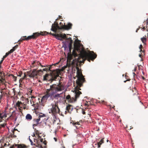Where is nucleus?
Returning a JSON list of instances; mask_svg holds the SVG:
<instances>
[{"mask_svg": "<svg viewBox=\"0 0 148 148\" xmlns=\"http://www.w3.org/2000/svg\"><path fill=\"white\" fill-rule=\"evenodd\" d=\"M15 145L18 148H28L27 146L23 144H18Z\"/></svg>", "mask_w": 148, "mask_h": 148, "instance_id": "nucleus-19", "label": "nucleus"}, {"mask_svg": "<svg viewBox=\"0 0 148 148\" xmlns=\"http://www.w3.org/2000/svg\"><path fill=\"white\" fill-rule=\"evenodd\" d=\"M85 105L86 106H88V104L87 103H86L85 104Z\"/></svg>", "mask_w": 148, "mask_h": 148, "instance_id": "nucleus-58", "label": "nucleus"}, {"mask_svg": "<svg viewBox=\"0 0 148 148\" xmlns=\"http://www.w3.org/2000/svg\"><path fill=\"white\" fill-rule=\"evenodd\" d=\"M29 100L28 99H25V102L23 103V109H27L28 108V106L27 105V104L29 103Z\"/></svg>", "mask_w": 148, "mask_h": 148, "instance_id": "nucleus-16", "label": "nucleus"}, {"mask_svg": "<svg viewBox=\"0 0 148 148\" xmlns=\"http://www.w3.org/2000/svg\"><path fill=\"white\" fill-rule=\"evenodd\" d=\"M127 80H126V81H124V82H126L127 81Z\"/></svg>", "mask_w": 148, "mask_h": 148, "instance_id": "nucleus-64", "label": "nucleus"}, {"mask_svg": "<svg viewBox=\"0 0 148 148\" xmlns=\"http://www.w3.org/2000/svg\"><path fill=\"white\" fill-rule=\"evenodd\" d=\"M69 50L71 49H72V44L71 43H70L69 44Z\"/></svg>", "mask_w": 148, "mask_h": 148, "instance_id": "nucleus-34", "label": "nucleus"}, {"mask_svg": "<svg viewBox=\"0 0 148 148\" xmlns=\"http://www.w3.org/2000/svg\"><path fill=\"white\" fill-rule=\"evenodd\" d=\"M26 119L28 121H30L32 119V116L30 114H27L26 116Z\"/></svg>", "mask_w": 148, "mask_h": 148, "instance_id": "nucleus-21", "label": "nucleus"}, {"mask_svg": "<svg viewBox=\"0 0 148 148\" xmlns=\"http://www.w3.org/2000/svg\"><path fill=\"white\" fill-rule=\"evenodd\" d=\"M77 71V75L76 77L77 78L76 81V83L77 85L80 86H83V83L85 82V80L81 71L80 70L79 67L77 66L76 67Z\"/></svg>", "mask_w": 148, "mask_h": 148, "instance_id": "nucleus-6", "label": "nucleus"}, {"mask_svg": "<svg viewBox=\"0 0 148 148\" xmlns=\"http://www.w3.org/2000/svg\"><path fill=\"white\" fill-rule=\"evenodd\" d=\"M64 89L63 86L60 84L58 85L54 84L50 85L49 89L46 90V94L43 96L41 99L38 98L39 103L41 105L44 106L46 100L49 97H53L55 99H58V98L60 97V95L61 94H55L58 92L62 91Z\"/></svg>", "mask_w": 148, "mask_h": 148, "instance_id": "nucleus-2", "label": "nucleus"}, {"mask_svg": "<svg viewBox=\"0 0 148 148\" xmlns=\"http://www.w3.org/2000/svg\"><path fill=\"white\" fill-rule=\"evenodd\" d=\"M40 121V119L39 118L37 119H34L33 120V128H34V126H36L39 123V122Z\"/></svg>", "mask_w": 148, "mask_h": 148, "instance_id": "nucleus-13", "label": "nucleus"}, {"mask_svg": "<svg viewBox=\"0 0 148 148\" xmlns=\"http://www.w3.org/2000/svg\"><path fill=\"white\" fill-rule=\"evenodd\" d=\"M81 86H80L78 85H77L76 87L75 88V97L74 98L75 99V101L77 100V99L78 98L80 94H82L81 92L79 91V90H81L80 87Z\"/></svg>", "mask_w": 148, "mask_h": 148, "instance_id": "nucleus-10", "label": "nucleus"}, {"mask_svg": "<svg viewBox=\"0 0 148 148\" xmlns=\"http://www.w3.org/2000/svg\"><path fill=\"white\" fill-rule=\"evenodd\" d=\"M139 49H140V52H141V51H143V50H142V49H143V47L142 45H140L139 46Z\"/></svg>", "mask_w": 148, "mask_h": 148, "instance_id": "nucleus-30", "label": "nucleus"}, {"mask_svg": "<svg viewBox=\"0 0 148 148\" xmlns=\"http://www.w3.org/2000/svg\"><path fill=\"white\" fill-rule=\"evenodd\" d=\"M32 91H33L32 90H32H30V91H29V93L30 92L29 94H31V93H32Z\"/></svg>", "mask_w": 148, "mask_h": 148, "instance_id": "nucleus-51", "label": "nucleus"}, {"mask_svg": "<svg viewBox=\"0 0 148 148\" xmlns=\"http://www.w3.org/2000/svg\"><path fill=\"white\" fill-rule=\"evenodd\" d=\"M52 106V108L51 109V112L49 113H51L53 114H56V113H59L60 112V109H59L58 106V104H56V103L55 104H51Z\"/></svg>", "mask_w": 148, "mask_h": 148, "instance_id": "nucleus-8", "label": "nucleus"}, {"mask_svg": "<svg viewBox=\"0 0 148 148\" xmlns=\"http://www.w3.org/2000/svg\"><path fill=\"white\" fill-rule=\"evenodd\" d=\"M35 98V97H34V96H32L31 97V98L32 99H32L33 98Z\"/></svg>", "mask_w": 148, "mask_h": 148, "instance_id": "nucleus-50", "label": "nucleus"}, {"mask_svg": "<svg viewBox=\"0 0 148 148\" xmlns=\"http://www.w3.org/2000/svg\"><path fill=\"white\" fill-rule=\"evenodd\" d=\"M142 28V27H139L136 29L137 31H138L140 28Z\"/></svg>", "mask_w": 148, "mask_h": 148, "instance_id": "nucleus-54", "label": "nucleus"}, {"mask_svg": "<svg viewBox=\"0 0 148 148\" xmlns=\"http://www.w3.org/2000/svg\"><path fill=\"white\" fill-rule=\"evenodd\" d=\"M142 78L143 79V80H145V77H143V76H142Z\"/></svg>", "mask_w": 148, "mask_h": 148, "instance_id": "nucleus-56", "label": "nucleus"}, {"mask_svg": "<svg viewBox=\"0 0 148 148\" xmlns=\"http://www.w3.org/2000/svg\"><path fill=\"white\" fill-rule=\"evenodd\" d=\"M16 130H17V129H14V130H13V131H12L13 135H14V137H16V136L14 135V131H16Z\"/></svg>", "mask_w": 148, "mask_h": 148, "instance_id": "nucleus-37", "label": "nucleus"}, {"mask_svg": "<svg viewBox=\"0 0 148 148\" xmlns=\"http://www.w3.org/2000/svg\"><path fill=\"white\" fill-rule=\"evenodd\" d=\"M104 138L101 139L100 141L97 143V144H95V145H97V148H99L101 147V145L103 143H104Z\"/></svg>", "mask_w": 148, "mask_h": 148, "instance_id": "nucleus-20", "label": "nucleus"}, {"mask_svg": "<svg viewBox=\"0 0 148 148\" xmlns=\"http://www.w3.org/2000/svg\"><path fill=\"white\" fill-rule=\"evenodd\" d=\"M54 139L55 140V141L56 142L57 141V139L56 138H54Z\"/></svg>", "mask_w": 148, "mask_h": 148, "instance_id": "nucleus-52", "label": "nucleus"}, {"mask_svg": "<svg viewBox=\"0 0 148 148\" xmlns=\"http://www.w3.org/2000/svg\"><path fill=\"white\" fill-rule=\"evenodd\" d=\"M43 143L45 145H46L47 143V142L46 140H45L43 141Z\"/></svg>", "mask_w": 148, "mask_h": 148, "instance_id": "nucleus-46", "label": "nucleus"}, {"mask_svg": "<svg viewBox=\"0 0 148 148\" xmlns=\"http://www.w3.org/2000/svg\"><path fill=\"white\" fill-rule=\"evenodd\" d=\"M10 76H12V79H14V81L16 82V81L17 79V77H16L14 76L12 74L10 75Z\"/></svg>", "mask_w": 148, "mask_h": 148, "instance_id": "nucleus-27", "label": "nucleus"}, {"mask_svg": "<svg viewBox=\"0 0 148 148\" xmlns=\"http://www.w3.org/2000/svg\"><path fill=\"white\" fill-rule=\"evenodd\" d=\"M141 53L139 54V56L141 58V60L142 61L143 60L142 59V57L145 56V53L144 50H143V51H141Z\"/></svg>", "mask_w": 148, "mask_h": 148, "instance_id": "nucleus-23", "label": "nucleus"}, {"mask_svg": "<svg viewBox=\"0 0 148 148\" xmlns=\"http://www.w3.org/2000/svg\"><path fill=\"white\" fill-rule=\"evenodd\" d=\"M4 60L2 58V60L0 62V64H2V62Z\"/></svg>", "mask_w": 148, "mask_h": 148, "instance_id": "nucleus-47", "label": "nucleus"}, {"mask_svg": "<svg viewBox=\"0 0 148 148\" xmlns=\"http://www.w3.org/2000/svg\"><path fill=\"white\" fill-rule=\"evenodd\" d=\"M45 114H42L41 115H40L38 116V118H39L40 119L42 117H45Z\"/></svg>", "mask_w": 148, "mask_h": 148, "instance_id": "nucleus-32", "label": "nucleus"}, {"mask_svg": "<svg viewBox=\"0 0 148 148\" xmlns=\"http://www.w3.org/2000/svg\"><path fill=\"white\" fill-rule=\"evenodd\" d=\"M45 66L46 67L45 68L43 69L42 70V71H50L51 72L50 73V74L47 73L43 76V80H49L51 81L55 80L57 79V77H59V75L61 74L60 70L57 69L54 70L52 71L50 70L51 69V66L48 67L49 66Z\"/></svg>", "mask_w": 148, "mask_h": 148, "instance_id": "nucleus-3", "label": "nucleus"}, {"mask_svg": "<svg viewBox=\"0 0 148 148\" xmlns=\"http://www.w3.org/2000/svg\"><path fill=\"white\" fill-rule=\"evenodd\" d=\"M7 145V144L6 143H5L4 145L3 146H2V147H3L4 148V147H5Z\"/></svg>", "mask_w": 148, "mask_h": 148, "instance_id": "nucleus-45", "label": "nucleus"}, {"mask_svg": "<svg viewBox=\"0 0 148 148\" xmlns=\"http://www.w3.org/2000/svg\"><path fill=\"white\" fill-rule=\"evenodd\" d=\"M32 105L35 107V108L36 109H38L39 104H38V103H37L36 105L35 104L33 103Z\"/></svg>", "mask_w": 148, "mask_h": 148, "instance_id": "nucleus-24", "label": "nucleus"}, {"mask_svg": "<svg viewBox=\"0 0 148 148\" xmlns=\"http://www.w3.org/2000/svg\"><path fill=\"white\" fill-rule=\"evenodd\" d=\"M72 24L71 23H69L67 25H65L62 26L61 27H59L58 24L56 22L53 24L51 26V30L54 32H56L57 30L59 29H64L68 30L72 28Z\"/></svg>", "mask_w": 148, "mask_h": 148, "instance_id": "nucleus-5", "label": "nucleus"}, {"mask_svg": "<svg viewBox=\"0 0 148 148\" xmlns=\"http://www.w3.org/2000/svg\"><path fill=\"white\" fill-rule=\"evenodd\" d=\"M7 117V115L5 113H3L2 114L0 113V122L2 121V119H5Z\"/></svg>", "mask_w": 148, "mask_h": 148, "instance_id": "nucleus-18", "label": "nucleus"}, {"mask_svg": "<svg viewBox=\"0 0 148 148\" xmlns=\"http://www.w3.org/2000/svg\"><path fill=\"white\" fill-rule=\"evenodd\" d=\"M71 106H70V105H69V106H67L66 107V110H68V111H69L70 109V107Z\"/></svg>", "mask_w": 148, "mask_h": 148, "instance_id": "nucleus-36", "label": "nucleus"}, {"mask_svg": "<svg viewBox=\"0 0 148 148\" xmlns=\"http://www.w3.org/2000/svg\"><path fill=\"white\" fill-rule=\"evenodd\" d=\"M35 134L37 135H39V134H41L40 133H39V131L36 130H35Z\"/></svg>", "mask_w": 148, "mask_h": 148, "instance_id": "nucleus-31", "label": "nucleus"}, {"mask_svg": "<svg viewBox=\"0 0 148 148\" xmlns=\"http://www.w3.org/2000/svg\"><path fill=\"white\" fill-rule=\"evenodd\" d=\"M16 49L17 48H16L15 47H13L12 49L10 51V53H13Z\"/></svg>", "mask_w": 148, "mask_h": 148, "instance_id": "nucleus-26", "label": "nucleus"}, {"mask_svg": "<svg viewBox=\"0 0 148 148\" xmlns=\"http://www.w3.org/2000/svg\"><path fill=\"white\" fill-rule=\"evenodd\" d=\"M23 79H21H21H20L19 81H22L23 80Z\"/></svg>", "mask_w": 148, "mask_h": 148, "instance_id": "nucleus-59", "label": "nucleus"}, {"mask_svg": "<svg viewBox=\"0 0 148 148\" xmlns=\"http://www.w3.org/2000/svg\"><path fill=\"white\" fill-rule=\"evenodd\" d=\"M32 88H29L27 89V91L28 92V94H29V92L31 90H32Z\"/></svg>", "mask_w": 148, "mask_h": 148, "instance_id": "nucleus-42", "label": "nucleus"}, {"mask_svg": "<svg viewBox=\"0 0 148 148\" xmlns=\"http://www.w3.org/2000/svg\"><path fill=\"white\" fill-rule=\"evenodd\" d=\"M142 29H143V31H144L145 30H146V31H147L148 32L147 34V36H148V27H146V28H145V27H144L143 28H141Z\"/></svg>", "mask_w": 148, "mask_h": 148, "instance_id": "nucleus-28", "label": "nucleus"}, {"mask_svg": "<svg viewBox=\"0 0 148 148\" xmlns=\"http://www.w3.org/2000/svg\"><path fill=\"white\" fill-rule=\"evenodd\" d=\"M0 92L1 93V95H0V99L3 96V95H4V92H3V91L2 90L0 91Z\"/></svg>", "mask_w": 148, "mask_h": 148, "instance_id": "nucleus-35", "label": "nucleus"}, {"mask_svg": "<svg viewBox=\"0 0 148 148\" xmlns=\"http://www.w3.org/2000/svg\"><path fill=\"white\" fill-rule=\"evenodd\" d=\"M16 107L18 108L20 111L21 110V108H23V103L21 101H18L16 103Z\"/></svg>", "mask_w": 148, "mask_h": 148, "instance_id": "nucleus-12", "label": "nucleus"}, {"mask_svg": "<svg viewBox=\"0 0 148 148\" xmlns=\"http://www.w3.org/2000/svg\"><path fill=\"white\" fill-rule=\"evenodd\" d=\"M79 56L77 59V61L80 64L84 63L85 60H87L89 62L90 60L93 61L97 56V55L93 51L85 50L84 49L78 45H74V49L72 53L71 49H69V52L68 53V59L71 60L73 59V56L75 58Z\"/></svg>", "mask_w": 148, "mask_h": 148, "instance_id": "nucleus-1", "label": "nucleus"}, {"mask_svg": "<svg viewBox=\"0 0 148 148\" xmlns=\"http://www.w3.org/2000/svg\"><path fill=\"white\" fill-rule=\"evenodd\" d=\"M37 136L38 137V140H37V139H36V141H37V143L38 145V147H40L41 148H42V146L39 144V143L38 141L39 140L41 142H42L43 140V139L41 138V137L39 135H38Z\"/></svg>", "mask_w": 148, "mask_h": 148, "instance_id": "nucleus-14", "label": "nucleus"}, {"mask_svg": "<svg viewBox=\"0 0 148 148\" xmlns=\"http://www.w3.org/2000/svg\"><path fill=\"white\" fill-rule=\"evenodd\" d=\"M99 103H104V102H105V101L103 100H101V101H99Z\"/></svg>", "mask_w": 148, "mask_h": 148, "instance_id": "nucleus-43", "label": "nucleus"}, {"mask_svg": "<svg viewBox=\"0 0 148 148\" xmlns=\"http://www.w3.org/2000/svg\"><path fill=\"white\" fill-rule=\"evenodd\" d=\"M14 47H15L16 48H17V47H18V45H16Z\"/></svg>", "mask_w": 148, "mask_h": 148, "instance_id": "nucleus-53", "label": "nucleus"}, {"mask_svg": "<svg viewBox=\"0 0 148 148\" xmlns=\"http://www.w3.org/2000/svg\"><path fill=\"white\" fill-rule=\"evenodd\" d=\"M17 144H15V145H13L12 146H10V148H14V147H17L16 146V145H17Z\"/></svg>", "mask_w": 148, "mask_h": 148, "instance_id": "nucleus-40", "label": "nucleus"}, {"mask_svg": "<svg viewBox=\"0 0 148 148\" xmlns=\"http://www.w3.org/2000/svg\"><path fill=\"white\" fill-rule=\"evenodd\" d=\"M85 112H84L83 113V114H85Z\"/></svg>", "mask_w": 148, "mask_h": 148, "instance_id": "nucleus-63", "label": "nucleus"}, {"mask_svg": "<svg viewBox=\"0 0 148 148\" xmlns=\"http://www.w3.org/2000/svg\"><path fill=\"white\" fill-rule=\"evenodd\" d=\"M10 116L13 118L14 117V116L13 115V114H12Z\"/></svg>", "mask_w": 148, "mask_h": 148, "instance_id": "nucleus-55", "label": "nucleus"}, {"mask_svg": "<svg viewBox=\"0 0 148 148\" xmlns=\"http://www.w3.org/2000/svg\"><path fill=\"white\" fill-rule=\"evenodd\" d=\"M29 141H30V142H31V144L32 145H35V144H34L32 141V140L30 139H29Z\"/></svg>", "mask_w": 148, "mask_h": 148, "instance_id": "nucleus-39", "label": "nucleus"}, {"mask_svg": "<svg viewBox=\"0 0 148 148\" xmlns=\"http://www.w3.org/2000/svg\"><path fill=\"white\" fill-rule=\"evenodd\" d=\"M48 34H47H47H51L53 36H54L56 38L59 40H62V38H66L67 39V38H66V35L65 34H52L51 32L50 33H49L48 32Z\"/></svg>", "mask_w": 148, "mask_h": 148, "instance_id": "nucleus-9", "label": "nucleus"}, {"mask_svg": "<svg viewBox=\"0 0 148 148\" xmlns=\"http://www.w3.org/2000/svg\"><path fill=\"white\" fill-rule=\"evenodd\" d=\"M140 66H141L140 65V66H138V68L139 69H140Z\"/></svg>", "mask_w": 148, "mask_h": 148, "instance_id": "nucleus-62", "label": "nucleus"}, {"mask_svg": "<svg viewBox=\"0 0 148 148\" xmlns=\"http://www.w3.org/2000/svg\"><path fill=\"white\" fill-rule=\"evenodd\" d=\"M13 93H14V95H15V89H14V88H13Z\"/></svg>", "mask_w": 148, "mask_h": 148, "instance_id": "nucleus-48", "label": "nucleus"}, {"mask_svg": "<svg viewBox=\"0 0 148 148\" xmlns=\"http://www.w3.org/2000/svg\"><path fill=\"white\" fill-rule=\"evenodd\" d=\"M146 36L145 35V36L141 38V40L143 43L144 45H145L146 43Z\"/></svg>", "mask_w": 148, "mask_h": 148, "instance_id": "nucleus-22", "label": "nucleus"}, {"mask_svg": "<svg viewBox=\"0 0 148 148\" xmlns=\"http://www.w3.org/2000/svg\"><path fill=\"white\" fill-rule=\"evenodd\" d=\"M32 136H33V137H36L35 134H33V135H32Z\"/></svg>", "mask_w": 148, "mask_h": 148, "instance_id": "nucleus-57", "label": "nucleus"}, {"mask_svg": "<svg viewBox=\"0 0 148 148\" xmlns=\"http://www.w3.org/2000/svg\"><path fill=\"white\" fill-rule=\"evenodd\" d=\"M132 91L133 92H134L135 94L137 92V90L135 87H134V88L133 90H132Z\"/></svg>", "mask_w": 148, "mask_h": 148, "instance_id": "nucleus-33", "label": "nucleus"}, {"mask_svg": "<svg viewBox=\"0 0 148 148\" xmlns=\"http://www.w3.org/2000/svg\"><path fill=\"white\" fill-rule=\"evenodd\" d=\"M40 72L42 73L41 69L37 70L36 69H34L32 71L27 72V75L31 78H34L36 77L38 75H40Z\"/></svg>", "mask_w": 148, "mask_h": 148, "instance_id": "nucleus-7", "label": "nucleus"}, {"mask_svg": "<svg viewBox=\"0 0 148 148\" xmlns=\"http://www.w3.org/2000/svg\"><path fill=\"white\" fill-rule=\"evenodd\" d=\"M136 68H135L134 70V71H136Z\"/></svg>", "mask_w": 148, "mask_h": 148, "instance_id": "nucleus-61", "label": "nucleus"}, {"mask_svg": "<svg viewBox=\"0 0 148 148\" xmlns=\"http://www.w3.org/2000/svg\"><path fill=\"white\" fill-rule=\"evenodd\" d=\"M23 74L22 72L21 71H20L17 73V75L18 76L21 77Z\"/></svg>", "mask_w": 148, "mask_h": 148, "instance_id": "nucleus-29", "label": "nucleus"}, {"mask_svg": "<svg viewBox=\"0 0 148 148\" xmlns=\"http://www.w3.org/2000/svg\"><path fill=\"white\" fill-rule=\"evenodd\" d=\"M72 124H73V125H79V122H76L75 123L73 122L72 123Z\"/></svg>", "mask_w": 148, "mask_h": 148, "instance_id": "nucleus-38", "label": "nucleus"}, {"mask_svg": "<svg viewBox=\"0 0 148 148\" xmlns=\"http://www.w3.org/2000/svg\"><path fill=\"white\" fill-rule=\"evenodd\" d=\"M133 74L134 75V78L135 77V76H136V75L135 73H133Z\"/></svg>", "mask_w": 148, "mask_h": 148, "instance_id": "nucleus-49", "label": "nucleus"}, {"mask_svg": "<svg viewBox=\"0 0 148 148\" xmlns=\"http://www.w3.org/2000/svg\"><path fill=\"white\" fill-rule=\"evenodd\" d=\"M66 99L68 100L70 102H73L75 101V98L74 97L71 98V96L69 95H68L66 97Z\"/></svg>", "mask_w": 148, "mask_h": 148, "instance_id": "nucleus-15", "label": "nucleus"}, {"mask_svg": "<svg viewBox=\"0 0 148 148\" xmlns=\"http://www.w3.org/2000/svg\"><path fill=\"white\" fill-rule=\"evenodd\" d=\"M5 73L3 72H0V85L1 84H4L5 82Z\"/></svg>", "mask_w": 148, "mask_h": 148, "instance_id": "nucleus-11", "label": "nucleus"}, {"mask_svg": "<svg viewBox=\"0 0 148 148\" xmlns=\"http://www.w3.org/2000/svg\"><path fill=\"white\" fill-rule=\"evenodd\" d=\"M48 33L46 31L40 32V33L37 32L33 33L32 35L29 36L27 37L26 36H23V38H21L18 41V42H23V40H28L31 39H35L40 35L44 36L45 35Z\"/></svg>", "mask_w": 148, "mask_h": 148, "instance_id": "nucleus-4", "label": "nucleus"}, {"mask_svg": "<svg viewBox=\"0 0 148 148\" xmlns=\"http://www.w3.org/2000/svg\"><path fill=\"white\" fill-rule=\"evenodd\" d=\"M26 76H27V75L25 74V73L24 74V77H23L21 78V79H24L26 77Z\"/></svg>", "mask_w": 148, "mask_h": 148, "instance_id": "nucleus-41", "label": "nucleus"}, {"mask_svg": "<svg viewBox=\"0 0 148 148\" xmlns=\"http://www.w3.org/2000/svg\"><path fill=\"white\" fill-rule=\"evenodd\" d=\"M60 26H59V27H61L63 25V24L61 22L60 23Z\"/></svg>", "mask_w": 148, "mask_h": 148, "instance_id": "nucleus-44", "label": "nucleus"}, {"mask_svg": "<svg viewBox=\"0 0 148 148\" xmlns=\"http://www.w3.org/2000/svg\"><path fill=\"white\" fill-rule=\"evenodd\" d=\"M1 125L2 127H4V125L3 124Z\"/></svg>", "mask_w": 148, "mask_h": 148, "instance_id": "nucleus-60", "label": "nucleus"}, {"mask_svg": "<svg viewBox=\"0 0 148 148\" xmlns=\"http://www.w3.org/2000/svg\"><path fill=\"white\" fill-rule=\"evenodd\" d=\"M10 53H10L9 51L6 53L5 54V55L3 56L2 58L4 60V59L6 58L8 56Z\"/></svg>", "mask_w": 148, "mask_h": 148, "instance_id": "nucleus-25", "label": "nucleus"}, {"mask_svg": "<svg viewBox=\"0 0 148 148\" xmlns=\"http://www.w3.org/2000/svg\"><path fill=\"white\" fill-rule=\"evenodd\" d=\"M35 64H37L38 65H39L40 64V66L42 67H45V66H43V65H42L41 64V63L39 62H36V61H34L32 63V65H31V67H34L35 66Z\"/></svg>", "mask_w": 148, "mask_h": 148, "instance_id": "nucleus-17", "label": "nucleus"}]
</instances>
